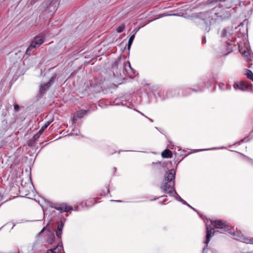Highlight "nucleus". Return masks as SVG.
Returning a JSON list of instances; mask_svg holds the SVG:
<instances>
[{"label":"nucleus","instance_id":"obj_1","mask_svg":"<svg viewBox=\"0 0 253 253\" xmlns=\"http://www.w3.org/2000/svg\"><path fill=\"white\" fill-rule=\"evenodd\" d=\"M175 172L173 169H171L165 173L164 178L161 186V189L166 193L170 196L176 193L174 189L175 186Z\"/></svg>","mask_w":253,"mask_h":253},{"label":"nucleus","instance_id":"obj_2","mask_svg":"<svg viewBox=\"0 0 253 253\" xmlns=\"http://www.w3.org/2000/svg\"><path fill=\"white\" fill-rule=\"evenodd\" d=\"M212 225L215 228L223 230H228L229 226L226 222L221 220H214L211 222Z\"/></svg>","mask_w":253,"mask_h":253},{"label":"nucleus","instance_id":"obj_3","mask_svg":"<svg viewBox=\"0 0 253 253\" xmlns=\"http://www.w3.org/2000/svg\"><path fill=\"white\" fill-rule=\"evenodd\" d=\"M44 41V36L39 35L34 38L31 42V47L36 48L41 45Z\"/></svg>","mask_w":253,"mask_h":253},{"label":"nucleus","instance_id":"obj_4","mask_svg":"<svg viewBox=\"0 0 253 253\" xmlns=\"http://www.w3.org/2000/svg\"><path fill=\"white\" fill-rule=\"evenodd\" d=\"M53 208L57 211L62 212H68L73 210L71 206L67 205L66 204H57L54 206Z\"/></svg>","mask_w":253,"mask_h":253},{"label":"nucleus","instance_id":"obj_5","mask_svg":"<svg viewBox=\"0 0 253 253\" xmlns=\"http://www.w3.org/2000/svg\"><path fill=\"white\" fill-rule=\"evenodd\" d=\"M249 86V84L244 81L237 82L234 84V88L235 89H240L242 91L247 90Z\"/></svg>","mask_w":253,"mask_h":253},{"label":"nucleus","instance_id":"obj_6","mask_svg":"<svg viewBox=\"0 0 253 253\" xmlns=\"http://www.w3.org/2000/svg\"><path fill=\"white\" fill-rule=\"evenodd\" d=\"M207 235L205 244L208 245L210 241L211 237L212 234L214 233V229L211 226H207Z\"/></svg>","mask_w":253,"mask_h":253},{"label":"nucleus","instance_id":"obj_7","mask_svg":"<svg viewBox=\"0 0 253 253\" xmlns=\"http://www.w3.org/2000/svg\"><path fill=\"white\" fill-rule=\"evenodd\" d=\"M64 227V224L62 221H60L57 223V226L56 230V234L57 237L61 239L62 237V230Z\"/></svg>","mask_w":253,"mask_h":253},{"label":"nucleus","instance_id":"obj_8","mask_svg":"<svg viewBox=\"0 0 253 253\" xmlns=\"http://www.w3.org/2000/svg\"><path fill=\"white\" fill-rule=\"evenodd\" d=\"M240 240L246 244H253V238L246 237L243 235L240 237Z\"/></svg>","mask_w":253,"mask_h":253},{"label":"nucleus","instance_id":"obj_9","mask_svg":"<svg viewBox=\"0 0 253 253\" xmlns=\"http://www.w3.org/2000/svg\"><path fill=\"white\" fill-rule=\"evenodd\" d=\"M162 157L164 158H171L172 157V154L171 151L167 149L163 151L161 154Z\"/></svg>","mask_w":253,"mask_h":253},{"label":"nucleus","instance_id":"obj_10","mask_svg":"<svg viewBox=\"0 0 253 253\" xmlns=\"http://www.w3.org/2000/svg\"><path fill=\"white\" fill-rule=\"evenodd\" d=\"M124 67L126 72H128L129 71H133V69L131 67L129 61H127L125 63Z\"/></svg>","mask_w":253,"mask_h":253},{"label":"nucleus","instance_id":"obj_11","mask_svg":"<svg viewBox=\"0 0 253 253\" xmlns=\"http://www.w3.org/2000/svg\"><path fill=\"white\" fill-rule=\"evenodd\" d=\"M50 86L47 83L42 85L40 88V91L41 93H44L46 90H47Z\"/></svg>","mask_w":253,"mask_h":253},{"label":"nucleus","instance_id":"obj_12","mask_svg":"<svg viewBox=\"0 0 253 253\" xmlns=\"http://www.w3.org/2000/svg\"><path fill=\"white\" fill-rule=\"evenodd\" d=\"M63 249V246L62 245H60L58 244L56 247L52 249L54 252H58V253H60L62 249Z\"/></svg>","mask_w":253,"mask_h":253},{"label":"nucleus","instance_id":"obj_13","mask_svg":"<svg viewBox=\"0 0 253 253\" xmlns=\"http://www.w3.org/2000/svg\"><path fill=\"white\" fill-rule=\"evenodd\" d=\"M135 36L134 35H133L130 36V37L129 39L128 42L127 43V49L129 50L130 48V46L132 44V42L134 39Z\"/></svg>","mask_w":253,"mask_h":253},{"label":"nucleus","instance_id":"obj_14","mask_svg":"<svg viewBox=\"0 0 253 253\" xmlns=\"http://www.w3.org/2000/svg\"><path fill=\"white\" fill-rule=\"evenodd\" d=\"M49 123H46L45 125H44L42 127V128L40 129L38 133H39L40 134H41L44 131V130L47 127V126H49Z\"/></svg>","mask_w":253,"mask_h":253},{"label":"nucleus","instance_id":"obj_15","mask_svg":"<svg viewBox=\"0 0 253 253\" xmlns=\"http://www.w3.org/2000/svg\"><path fill=\"white\" fill-rule=\"evenodd\" d=\"M55 236L53 234H50L49 238L47 239V242L49 244H52V243L54 241Z\"/></svg>","mask_w":253,"mask_h":253},{"label":"nucleus","instance_id":"obj_16","mask_svg":"<svg viewBox=\"0 0 253 253\" xmlns=\"http://www.w3.org/2000/svg\"><path fill=\"white\" fill-rule=\"evenodd\" d=\"M56 74H54L52 76V77L51 78V79L49 80V81L47 82L48 84L51 86V85L54 82V81L56 78Z\"/></svg>","mask_w":253,"mask_h":253},{"label":"nucleus","instance_id":"obj_17","mask_svg":"<svg viewBox=\"0 0 253 253\" xmlns=\"http://www.w3.org/2000/svg\"><path fill=\"white\" fill-rule=\"evenodd\" d=\"M125 27V25L122 24L117 28L116 31L119 33H122L124 30Z\"/></svg>","mask_w":253,"mask_h":253},{"label":"nucleus","instance_id":"obj_18","mask_svg":"<svg viewBox=\"0 0 253 253\" xmlns=\"http://www.w3.org/2000/svg\"><path fill=\"white\" fill-rule=\"evenodd\" d=\"M246 75L247 76V78L250 80H251L253 78V73L251 70H247Z\"/></svg>","mask_w":253,"mask_h":253},{"label":"nucleus","instance_id":"obj_19","mask_svg":"<svg viewBox=\"0 0 253 253\" xmlns=\"http://www.w3.org/2000/svg\"><path fill=\"white\" fill-rule=\"evenodd\" d=\"M86 113V111L85 110H82L80 112L77 114V116L79 118H82L83 116Z\"/></svg>","mask_w":253,"mask_h":253},{"label":"nucleus","instance_id":"obj_20","mask_svg":"<svg viewBox=\"0 0 253 253\" xmlns=\"http://www.w3.org/2000/svg\"><path fill=\"white\" fill-rule=\"evenodd\" d=\"M35 48V47H31V44H30L29 46L28 47V48L26 50V53L27 55H30L31 54V51L32 49Z\"/></svg>","mask_w":253,"mask_h":253},{"label":"nucleus","instance_id":"obj_21","mask_svg":"<svg viewBox=\"0 0 253 253\" xmlns=\"http://www.w3.org/2000/svg\"><path fill=\"white\" fill-rule=\"evenodd\" d=\"M14 109L16 112H18L19 110V106L18 104H15L14 105Z\"/></svg>","mask_w":253,"mask_h":253},{"label":"nucleus","instance_id":"obj_22","mask_svg":"<svg viewBox=\"0 0 253 253\" xmlns=\"http://www.w3.org/2000/svg\"><path fill=\"white\" fill-rule=\"evenodd\" d=\"M47 253H58V252H54L52 249H48L47 251Z\"/></svg>","mask_w":253,"mask_h":253},{"label":"nucleus","instance_id":"obj_23","mask_svg":"<svg viewBox=\"0 0 253 253\" xmlns=\"http://www.w3.org/2000/svg\"><path fill=\"white\" fill-rule=\"evenodd\" d=\"M109 192V189L106 188V193L107 194Z\"/></svg>","mask_w":253,"mask_h":253},{"label":"nucleus","instance_id":"obj_24","mask_svg":"<svg viewBox=\"0 0 253 253\" xmlns=\"http://www.w3.org/2000/svg\"><path fill=\"white\" fill-rule=\"evenodd\" d=\"M23 190V187H21L20 188V191H22Z\"/></svg>","mask_w":253,"mask_h":253},{"label":"nucleus","instance_id":"obj_25","mask_svg":"<svg viewBox=\"0 0 253 253\" xmlns=\"http://www.w3.org/2000/svg\"><path fill=\"white\" fill-rule=\"evenodd\" d=\"M249 160H250V161H251V162L253 161V160L252 159H249Z\"/></svg>","mask_w":253,"mask_h":253},{"label":"nucleus","instance_id":"obj_26","mask_svg":"<svg viewBox=\"0 0 253 253\" xmlns=\"http://www.w3.org/2000/svg\"><path fill=\"white\" fill-rule=\"evenodd\" d=\"M165 201H166V199H165L163 202H164Z\"/></svg>","mask_w":253,"mask_h":253},{"label":"nucleus","instance_id":"obj_27","mask_svg":"<svg viewBox=\"0 0 253 253\" xmlns=\"http://www.w3.org/2000/svg\"><path fill=\"white\" fill-rule=\"evenodd\" d=\"M251 80L253 81V78L251 79Z\"/></svg>","mask_w":253,"mask_h":253}]
</instances>
